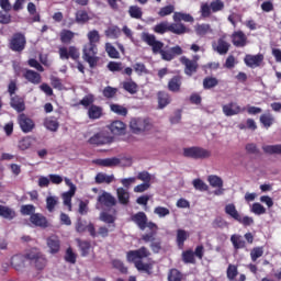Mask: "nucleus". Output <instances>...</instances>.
<instances>
[{"mask_svg": "<svg viewBox=\"0 0 281 281\" xmlns=\"http://www.w3.org/2000/svg\"><path fill=\"white\" fill-rule=\"evenodd\" d=\"M31 146H32V138L30 137L22 138L18 144V148H20V150H27V148H30Z\"/></svg>", "mask_w": 281, "mask_h": 281, "instance_id": "obj_59", "label": "nucleus"}, {"mask_svg": "<svg viewBox=\"0 0 281 281\" xmlns=\"http://www.w3.org/2000/svg\"><path fill=\"white\" fill-rule=\"evenodd\" d=\"M25 45H27V40L23 33H14L9 42L11 52H18L19 54L25 49Z\"/></svg>", "mask_w": 281, "mask_h": 281, "instance_id": "obj_8", "label": "nucleus"}, {"mask_svg": "<svg viewBox=\"0 0 281 281\" xmlns=\"http://www.w3.org/2000/svg\"><path fill=\"white\" fill-rule=\"evenodd\" d=\"M260 122L263 124L265 128H269L273 125V115L269 113L261 114Z\"/></svg>", "mask_w": 281, "mask_h": 281, "instance_id": "obj_52", "label": "nucleus"}, {"mask_svg": "<svg viewBox=\"0 0 281 281\" xmlns=\"http://www.w3.org/2000/svg\"><path fill=\"white\" fill-rule=\"evenodd\" d=\"M83 60L88 63L91 69L98 67V63L100 61V57H98V45L95 44H86L83 46Z\"/></svg>", "mask_w": 281, "mask_h": 281, "instance_id": "obj_4", "label": "nucleus"}, {"mask_svg": "<svg viewBox=\"0 0 281 281\" xmlns=\"http://www.w3.org/2000/svg\"><path fill=\"white\" fill-rule=\"evenodd\" d=\"M132 133H144L150 130V121L144 117H134L130 122Z\"/></svg>", "mask_w": 281, "mask_h": 281, "instance_id": "obj_9", "label": "nucleus"}, {"mask_svg": "<svg viewBox=\"0 0 281 281\" xmlns=\"http://www.w3.org/2000/svg\"><path fill=\"white\" fill-rule=\"evenodd\" d=\"M26 258H27V256H23V255H14L11 258V265L15 269V271H21V269H23V267H25Z\"/></svg>", "mask_w": 281, "mask_h": 281, "instance_id": "obj_26", "label": "nucleus"}, {"mask_svg": "<svg viewBox=\"0 0 281 281\" xmlns=\"http://www.w3.org/2000/svg\"><path fill=\"white\" fill-rule=\"evenodd\" d=\"M149 256L150 252L148 249H146V247H142L138 250H132L127 252V260L128 262H134L138 271H146V273H150L153 266L142 262L143 258H148Z\"/></svg>", "mask_w": 281, "mask_h": 281, "instance_id": "obj_2", "label": "nucleus"}, {"mask_svg": "<svg viewBox=\"0 0 281 281\" xmlns=\"http://www.w3.org/2000/svg\"><path fill=\"white\" fill-rule=\"evenodd\" d=\"M75 36H76V33L67 29L61 30V32L59 33L60 42L64 45H71V42L74 41Z\"/></svg>", "mask_w": 281, "mask_h": 281, "instance_id": "obj_25", "label": "nucleus"}, {"mask_svg": "<svg viewBox=\"0 0 281 281\" xmlns=\"http://www.w3.org/2000/svg\"><path fill=\"white\" fill-rule=\"evenodd\" d=\"M172 13H175V4H168L160 8V10L158 11V16L164 19L165 16H170V14Z\"/></svg>", "mask_w": 281, "mask_h": 281, "instance_id": "obj_43", "label": "nucleus"}, {"mask_svg": "<svg viewBox=\"0 0 281 281\" xmlns=\"http://www.w3.org/2000/svg\"><path fill=\"white\" fill-rule=\"evenodd\" d=\"M103 98H106L108 100H111L117 95V88H113L111 86H106L103 91Z\"/></svg>", "mask_w": 281, "mask_h": 281, "instance_id": "obj_46", "label": "nucleus"}, {"mask_svg": "<svg viewBox=\"0 0 281 281\" xmlns=\"http://www.w3.org/2000/svg\"><path fill=\"white\" fill-rule=\"evenodd\" d=\"M23 78L31 82V85H41V74L34 70L26 69L23 74Z\"/></svg>", "mask_w": 281, "mask_h": 281, "instance_id": "obj_21", "label": "nucleus"}, {"mask_svg": "<svg viewBox=\"0 0 281 281\" xmlns=\"http://www.w3.org/2000/svg\"><path fill=\"white\" fill-rule=\"evenodd\" d=\"M10 106L18 113H23V111H25V98L14 94L11 97Z\"/></svg>", "mask_w": 281, "mask_h": 281, "instance_id": "obj_18", "label": "nucleus"}, {"mask_svg": "<svg viewBox=\"0 0 281 281\" xmlns=\"http://www.w3.org/2000/svg\"><path fill=\"white\" fill-rule=\"evenodd\" d=\"M27 260H31L32 265H34L35 269L38 271H43L47 265V259L38 249L33 248L26 254Z\"/></svg>", "mask_w": 281, "mask_h": 281, "instance_id": "obj_7", "label": "nucleus"}, {"mask_svg": "<svg viewBox=\"0 0 281 281\" xmlns=\"http://www.w3.org/2000/svg\"><path fill=\"white\" fill-rule=\"evenodd\" d=\"M44 126L47 128V131H52V133H56L58 128H60V123H58V119L55 116H50L45 119Z\"/></svg>", "mask_w": 281, "mask_h": 281, "instance_id": "obj_28", "label": "nucleus"}, {"mask_svg": "<svg viewBox=\"0 0 281 281\" xmlns=\"http://www.w3.org/2000/svg\"><path fill=\"white\" fill-rule=\"evenodd\" d=\"M100 220L103 221V223H108L110 225V232H113L115 229V214H109L106 212L101 213Z\"/></svg>", "mask_w": 281, "mask_h": 281, "instance_id": "obj_35", "label": "nucleus"}, {"mask_svg": "<svg viewBox=\"0 0 281 281\" xmlns=\"http://www.w3.org/2000/svg\"><path fill=\"white\" fill-rule=\"evenodd\" d=\"M182 78L181 76L177 75L173 76L169 82H168V89L172 92V93H179V91H181V85H182Z\"/></svg>", "mask_w": 281, "mask_h": 281, "instance_id": "obj_22", "label": "nucleus"}, {"mask_svg": "<svg viewBox=\"0 0 281 281\" xmlns=\"http://www.w3.org/2000/svg\"><path fill=\"white\" fill-rule=\"evenodd\" d=\"M89 21V13L85 10H79L76 13V22L77 23H87Z\"/></svg>", "mask_w": 281, "mask_h": 281, "instance_id": "obj_54", "label": "nucleus"}, {"mask_svg": "<svg viewBox=\"0 0 281 281\" xmlns=\"http://www.w3.org/2000/svg\"><path fill=\"white\" fill-rule=\"evenodd\" d=\"M98 202L100 205H104L105 207H113V205L116 203L115 198L109 192H103L101 195H99Z\"/></svg>", "mask_w": 281, "mask_h": 281, "instance_id": "obj_20", "label": "nucleus"}, {"mask_svg": "<svg viewBox=\"0 0 281 281\" xmlns=\"http://www.w3.org/2000/svg\"><path fill=\"white\" fill-rule=\"evenodd\" d=\"M231 243L233 244L234 249H245L246 247L245 239L237 234L231 236Z\"/></svg>", "mask_w": 281, "mask_h": 281, "instance_id": "obj_34", "label": "nucleus"}, {"mask_svg": "<svg viewBox=\"0 0 281 281\" xmlns=\"http://www.w3.org/2000/svg\"><path fill=\"white\" fill-rule=\"evenodd\" d=\"M265 60V56L262 54L257 55H246L244 58V63L250 69H256V67H260L262 61Z\"/></svg>", "mask_w": 281, "mask_h": 281, "instance_id": "obj_16", "label": "nucleus"}, {"mask_svg": "<svg viewBox=\"0 0 281 281\" xmlns=\"http://www.w3.org/2000/svg\"><path fill=\"white\" fill-rule=\"evenodd\" d=\"M95 102V97L93 94H88L82 98V100L79 101V104L81 106H85L86 109L89 106H92L93 103Z\"/></svg>", "mask_w": 281, "mask_h": 281, "instance_id": "obj_50", "label": "nucleus"}, {"mask_svg": "<svg viewBox=\"0 0 281 281\" xmlns=\"http://www.w3.org/2000/svg\"><path fill=\"white\" fill-rule=\"evenodd\" d=\"M128 14L132 19H142L144 12L142 11V8L137 5H132L128 9Z\"/></svg>", "mask_w": 281, "mask_h": 281, "instance_id": "obj_47", "label": "nucleus"}, {"mask_svg": "<svg viewBox=\"0 0 281 281\" xmlns=\"http://www.w3.org/2000/svg\"><path fill=\"white\" fill-rule=\"evenodd\" d=\"M262 254H265V250L262 247H256L250 251V258L252 262H256L258 258H262Z\"/></svg>", "mask_w": 281, "mask_h": 281, "instance_id": "obj_56", "label": "nucleus"}, {"mask_svg": "<svg viewBox=\"0 0 281 281\" xmlns=\"http://www.w3.org/2000/svg\"><path fill=\"white\" fill-rule=\"evenodd\" d=\"M252 214H257V216H260L262 214H267V209L262 206L260 203H254L251 206Z\"/></svg>", "mask_w": 281, "mask_h": 281, "instance_id": "obj_58", "label": "nucleus"}, {"mask_svg": "<svg viewBox=\"0 0 281 281\" xmlns=\"http://www.w3.org/2000/svg\"><path fill=\"white\" fill-rule=\"evenodd\" d=\"M155 34H166V32H170L171 34H176L177 36H183V34H190V29L186 26L183 23H168L160 22L156 24L153 29Z\"/></svg>", "mask_w": 281, "mask_h": 281, "instance_id": "obj_3", "label": "nucleus"}, {"mask_svg": "<svg viewBox=\"0 0 281 281\" xmlns=\"http://www.w3.org/2000/svg\"><path fill=\"white\" fill-rule=\"evenodd\" d=\"M168 280L169 281H181V272H179V270H177V269L170 270Z\"/></svg>", "mask_w": 281, "mask_h": 281, "instance_id": "obj_63", "label": "nucleus"}, {"mask_svg": "<svg viewBox=\"0 0 281 281\" xmlns=\"http://www.w3.org/2000/svg\"><path fill=\"white\" fill-rule=\"evenodd\" d=\"M65 183L70 189L69 191L63 193L61 196H63L64 205H66V207H68V211L71 212V199H74V195L76 194V187L74 182H71V179L69 178L65 179Z\"/></svg>", "mask_w": 281, "mask_h": 281, "instance_id": "obj_13", "label": "nucleus"}, {"mask_svg": "<svg viewBox=\"0 0 281 281\" xmlns=\"http://www.w3.org/2000/svg\"><path fill=\"white\" fill-rule=\"evenodd\" d=\"M170 104V94L164 91L158 92V108L166 109Z\"/></svg>", "mask_w": 281, "mask_h": 281, "instance_id": "obj_32", "label": "nucleus"}, {"mask_svg": "<svg viewBox=\"0 0 281 281\" xmlns=\"http://www.w3.org/2000/svg\"><path fill=\"white\" fill-rule=\"evenodd\" d=\"M142 179L143 183L134 188V192H146L150 188V177L138 178Z\"/></svg>", "mask_w": 281, "mask_h": 281, "instance_id": "obj_39", "label": "nucleus"}, {"mask_svg": "<svg viewBox=\"0 0 281 281\" xmlns=\"http://www.w3.org/2000/svg\"><path fill=\"white\" fill-rule=\"evenodd\" d=\"M0 216H2V218H7L8 221H12V218L16 216V212L8 206L0 205Z\"/></svg>", "mask_w": 281, "mask_h": 281, "instance_id": "obj_36", "label": "nucleus"}, {"mask_svg": "<svg viewBox=\"0 0 281 281\" xmlns=\"http://www.w3.org/2000/svg\"><path fill=\"white\" fill-rule=\"evenodd\" d=\"M109 71H122V63L121 61H110L108 64Z\"/></svg>", "mask_w": 281, "mask_h": 281, "instance_id": "obj_64", "label": "nucleus"}, {"mask_svg": "<svg viewBox=\"0 0 281 281\" xmlns=\"http://www.w3.org/2000/svg\"><path fill=\"white\" fill-rule=\"evenodd\" d=\"M231 38L235 47H245L247 45V35L243 31H235Z\"/></svg>", "mask_w": 281, "mask_h": 281, "instance_id": "obj_19", "label": "nucleus"}, {"mask_svg": "<svg viewBox=\"0 0 281 281\" xmlns=\"http://www.w3.org/2000/svg\"><path fill=\"white\" fill-rule=\"evenodd\" d=\"M123 89L131 95H135L137 91H139V86H137V82L133 81V79H130L128 81H124Z\"/></svg>", "mask_w": 281, "mask_h": 281, "instance_id": "obj_30", "label": "nucleus"}, {"mask_svg": "<svg viewBox=\"0 0 281 281\" xmlns=\"http://www.w3.org/2000/svg\"><path fill=\"white\" fill-rule=\"evenodd\" d=\"M210 5H211V11L213 13L221 12L222 10L225 9V3L222 0H214L210 3Z\"/></svg>", "mask_w": 281, "mask_h": 281, "instance_id": "obj_53", "label": "nucleus"}, {"mask_svg": "<svg viewBox=\"0 0 281 281\" xmlns=\"http://www.w3.org/2000/svg\"><path fill=\"white\" fill-rule=\"evenodd\" d=\"M180 63L184 66L186 76H192L193 74H196V71H199V61H196L195 59H190L186 56H182L180 58Z\"/></svg>", "mask_w": 281, "mask_h": 281, "instance_id": "obj_14", "label": "nucleus"}, {"mask_svg": "<svg viewBox=\"0 0 281 281\" xmlns=\"http://www.w3.org/2000/svg\"><path fill=\"white\" fill-rule=\"evenodd\" d=\"M122 34V30H120L117 26L109 27L105 31V36L109 38H120V35Z\"/></svg>", "mask_w": 281, "mask_h": 281, "instance_id": "obj_48", "label": "nucleus"}, {"mask_svg": "<svg viewBox=\"0 0 281 281\" xmlns=\"http://www.w3.org/2000/svg\"><path fill=\"white\" fill-rule=\"evenodd\" d=\"M88 44L95 45V43H100V33L95 30L90 31L88 33Z\"/></svg>", "mask_w": 281, "mask_h": 281, "instance_id": "obj_55", "label": "nucleus"}, {"mask_svg": "<svg viewBox=\"0 0 281 281\" xmlns=\"http://www.w3.org/2000/svg\"><path fill=\"white\" fill-rule=\"evenodd\" d=\"M115 138L106 131H100L88 139V144L91 146H106L113 144Z\"/></svg>", "mask_w": 281, "mask_h": 281, "instance_id": "obj_5", "label": "nucleus"}, {"mask_svg": "<svg viewBox=\"0 0 281 281\" xmlns=\"http://www.w3.org/2000/svg\"><path fill=\"white\" fill-rule=\"evenodd\" d=\"M225 212L235 221H237V218H240V213H238V211L236 210V205L234 204H227L225 206Z\"/></svg>", "mask_w": 281, "mask_h": 281, "instance_id": "obj_44", "label": "nucleus"}, {"mask_svg": "<svg viewBox=\"0 0 281 281\" xmlns=\"http://www.w3.org/2000/svg\"><path fill=\"white\" fill-rule=\"evenodd\" d=\"M89 120H100L102 117V106L100 105H90L88 109Z\"/></svg>", "mask_w": 281, "mask_h": 281, "instance_id": "obj_29", "label": "nucleus"}, {"mask_svg": "<svg viewBox=\"0 0 281 281\" xmlns=\"http://www.w3.org/2000/svg\"><path fill=\"white\" fill-rule=\"evenodd\" d=\"M201 18L202 19H210L212 16V7L207 2L201 4L200 8Z\"/></svg>", "mask_w": 281, "mask_h": 281, "instance_id": "obj_45", "label": "nucleus"}, {"mask_svg": "<svg viewBox=\"0 0 281 281\" xmlns=\"http://www.w3.org/2000/svg\"><path fill=\"white\" fill-rule=\"evenodd\" d=\"M140 38L143 43H146V45L151 48V52L155 56L159 54L161 56V59L166 60L167 63H170V60H175L177 56H181V54H183V48H181V46L179 45L173 46L169 49H164V42L157 40V36H155V34L143 32Z\"/></svg>", "mask_w": 281, "mask_h": 281, "instance_id": "obj_1", "label": "nucleus"}, {"mask_svg": "<svg viewBox=\"0 0 281 281\" xmlns=\"http://www.w3.org/2000/svg\"><path fill=\"white\" fill-rule=\"evenodd\" d=\"M229 47H231L229 43L222 37L217 40V45L215 49L217 50V54H221V56H225V54L229 52Z\"/></svg>", "mask_w": 281, "mask_h": 281, "instance_id": "obj_31", "label": "nucleus"}, {"mask_svg": "<svg viewBox=\"0 0 281 281\" xmlns=\"http://www.w3.org/2000/svg\"><path fill=\"white\" fill-rule=\"evenodd\" d=\"M79 247H80L81 256H83V258L89 256L91 251H93V249L91 248V244H89V241L79 243Z\"/></svg>", "mask_w": 281, "mask_h": 281, "instance_id": "obj_51", "label": "nucleus"}, {"mask_svg": "<svg viewBox=\"0 0 281 281\" xmlns=\"http://www.w3.org/2000/svg\"><path fill=\"white\" fill-rule=\"evenodd\" d=\"M58 54L61 60H69V58L76 61L80 60V50L76 46L60 47Z\"/></svg>", "mask_w": 281, "mask_h": 281, "instance_id": "obj_11", "label": "nucleus"}, {"mask_svg": "<svg viewBox=\"0 0 281 281\" xmlns=\"http://www.w3.org/2000/svg\"><path fill=\"white\" fill-rule=\"evenodd\" d=\"M262 150L267 155H281V145H266Z\"/></svg>", "mask_w": 281, "mask_h": 281, "instance_id": "obj_41", "label": "nucleus"}, {"mask_svg": "<svg viewBox=\"0 0 281 281\" xmlns=\"http://www.w3.org/2000/svg\"><path fill=\"white\" fill-rule=\"evenodd\" d=\"M47 247L50 254H58L60 251V239H58V236L52 235L48 237Z\"/></svg>", "mask_w": 281, "mask_h": 281, "instance_id": "obj_23", "label": "nucleus"}, {"mask_svg": "<svg viewBox=\"0 0 281 281\" xmlns=\"http://www.w3.org/2000/svg\"><path fill=\"white\" fill-rule=\"evenodd\" d=\"M110 109L112 113H115L116 115H121L122 117H126V115H128V109L117 103H112L110 105Z\"/></svg>", "mask_w": 281, "mask_h": 281, "instance_id": "obj_37", "label": "nucleus"}, {"mask_svg": "<svg viewBox=\"0 0 281 281\" xmlns=\"http://www.w3.org/2000/svg\"><path fill=\"white\" fill-rule=\"evenodd\" d=\"M189 236H190V234H188V232H186L183 229L177 231V243H178V247L180 249H183V244L186 243V240H188Z\"/></svg>", "mask_w": 281, "mask_h": 281, "instance_id": "obj_40", "label": "nucleus"}, {"mask_svg": "<svg viewBox=\"0 0 281 281\" xmlns=\"http://www.w3.org/2000/svg\"><path fill=\"white\" fill-rule=\"evenodd\" d=\"M195 33L198 36H205L206 34H212V26L207 23L196 24Z\"/></svg>", "mask_w": 281, "mask_h": 281, "instance_id": "obj_33", "label": "nucleus"}, {"mask_svg": "<svg viewBox=\"0 0 281 281\" xmlns=\"http://www.w3.org/2000/svg\"><path fill=\"white\" fill-rule=\"evenodd\" d=\"M183 156L189 159H210L212 151L203 147H188L183 149Z\"/></svg>", "mask_w": 281, "mask_h": 281, "instance_id": "obj_6", "label": "nucleus"}, {"mask_svg": "<svg viewBox=\"0 0 281 281\" xmlns=\"http://www.w3.org/2000/svg\"><path fill=\"white\" fill-rule=\"evenodd\" d=\"M222 111L224 115H226V117H232L233 115H238V113H243V111H245V108L241 109L240 105H238L237 103L231 102L223 105Z\"/></svg>", "mask_w": 281, "mask_h": 281, "instance_id": "obj_17", "label": "nucleus"}, {"mask_svg": "<svg viewBox=\"0 0 281 281\" xmlns=\"http://www.w3.org/2000/svg\"><path fill=\"white\" fill-rule=\"evenodd\" d=\"M132 221L136 223V225L139 227V229L144 231L146 227L148 229H151V232H157V224L149 222L148 217L146 216V213L139 212L132 216Z\"/></svg>", "mask_w": 281, "mask_h": 281, "instance_id": "obj_10", "label": "nucleus"}, {"mask_svg": "<svg viewBox=\"0 0 281 281\" xmlns=\"http://www.w3.org/2000/svg\"><path fill=\"white\" fill-rule=\"evenodd\" d=\"M116 192L120 203H122V205H128V201L131 199L128 191H126V189L119 188Z\"/></svg>", "mask_w": 281, "mask_h": 281, "instance_id": "obj_38", "label": "nucleus"}, {"mask_svg": "<svg viewBox=\"0 0 281 281\" xmlns=\"http://www.w3.org/2000/svg\"><path fill=\"white\" fill-rule=\"evenodd\" d=\"M106 128L114 135V137H122L126 135V124L120 120L112 121Z\"/></svg>", "mask_w": 281, "mask_h": 281, "instance_id": "obj_15", "label": "nucleus"}, {"mask_svg": "<svg viewBox=\"0 0 281 281\" xmlns=\"http://www.w3.org/2000/svg\"><path fill=\"white\" fill-rule=\"evenodd\" d=\"M30 221L35 227H47V218L40 213H33Z\"/></svg>", "mask_w": 281, "mask_h": 281, "instance_id": "obj_27", "label": "nucleus"}, {"mask_svg": "<svg viewBox=\"0 0 281 281\" xmlns=\"http://www.w3.org/2000/svg\"><path fill=\"white\" fill-rule=\"evenodd\" d=\"M18 124L22 133H32L36 128V123L27 114L21 113L18 115Z\"/></svg>", "mask_w": 281, "mask_h": 281, "instance_id": "obj_12", "label": "nucleus"}, {"mask_svg": "<svg viewBox=\"0 0 281 281\" xmlns=\"http://www.w3.org/2000/svg\"><path fill=\"white\" fill-rule=\"evenodd\" d=\"M100 166H104L105 168H113V166H117L120 164V159L117 158H105L99 160Z\"/></svg>", "mask_w": 281, "mask_h": 281, "instance_id": "obj_49", "label": "nucleus"}, {"mask_svg": "<svg viewBox=\"0 0 281 281\" xmlns=\"http://www.w3.org/2000/svg\"><path fill=\"white\" fill-rule=\"evenodd\" d=\"M182 260L187 263H194V252L192 250H187L182 254Z\"/></svg>", "mask_w": 281, "mask_h": 281, "instance_id": "obj_62", "label": "nucleus"}, {"mask_svg": "<svg viewBox=\"0 0 281 281\" xmlns=\"http://www.w3.org/2000/svg\"><path fill=\"white\" fill-rule=\"evenodd\" d=\"M173 23H194V18L190 13L175 12L172 15Z\"/></svg>", "mask_w": 281, "mask_h": 281, "instance_id": "obj_24", "label": "nucleus"}, {"mask_svg": "<svg viewBox=\"0 0 281 281\" xmlns=\"http://www.w3.org/2000/svg\"><path fill=\"white\" fill-rule=\"evenodd\" d=\"M193 187L195 188V190H199L200 192L207 191V184H205V182H203V180L199 178L193 180Z\"/></svg>", "mask_w": 281, "mask_h": 281, "instance_id": "obj_61", "label": "nucleus"}, {"mask_svg": "<svg viewBox=\"0 0 281 281\" xmlns=\"http://www.w3.org/2000/svg\"><path fill=\"white\" fill-rule=\"evenodd\" d=\"M56 205H58V198L48 196L46 199V207H47L48 212H53L54 209L56 207Z\"/></svg>", "mask_w": 281, "mask_h": 281, "instance_id": "obj_57", "label": "nucleus"}, {"mask_svg": "<svg viewBox=\"0 0 281 281\" xmlns=\"http://www.w3.org/2000/svg\"><path fill=\"white\" fill-rule=\"evenodd\" d=\"M214 87H218L216 77H205L203 79V89H214Z\"/></svg>", "mask_w": 281, "mask_h": 281, "instance_id": "obj_42", "label": "nucleus"}, {"mask_svg": "<svg viewBox=\"0 0 281 281\" xmlns=\"http://www.w3.org/2000/svg\"><path fill=\"white\" fill-rule=\"evenodd\" d=\"M34 212H36V207L32 204L21 206V214H23L24 216H32Z\"/></svg>", "mask_w": 281, "mask_h": 281, "instance_id": "obj_60", "label": "nucleus"}]
</instances>
